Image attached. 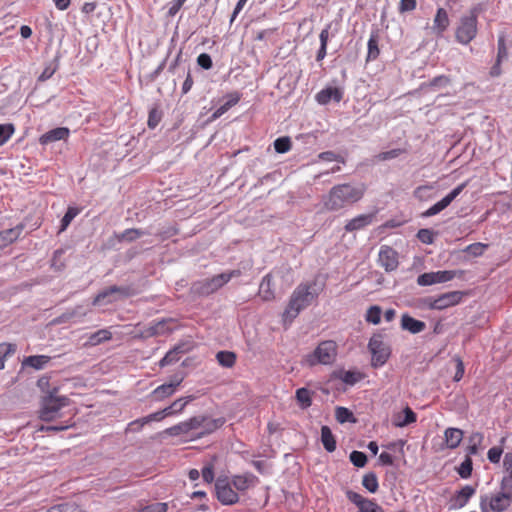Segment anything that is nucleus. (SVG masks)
Masks as SVG:
<instances>
[{
    "mask_svg": "<svg viewBox=\"0 0 512 512\" xmlns=\"http://www.w3.org/2000/svg\"><path fill=\"white\" fill-rule=\"evenodd\" d=\"M67 404L68 399L66 397H54L52 395L45 397L39 411L40 419L45 422L55 420L59 415V411Z\"/></svg>",
    "mask_w": 512,
    "mask_h": 512,
    "instance_id": "obj_10",
    "label": "nucleus"
},
{
    "mask_svg": "<svg viewBox=\"0 0 512 512\" xmlns=\"http://www.w3.org/2000/svg\"><path fill=\"white\" fill-rule=\"evenodd\" d=\"M350 461L352 462V464L356 467H359V468H362L366 465L367 463V456L365 453L363 452H360V451H353L351 454H350Z\"/></svg>",
    "mask_w": 512,
    "mask_h": 512,
    "instance_id": "obj_55",
    "label": "nucleus"
},
{
    "mask_svg": "<svg viewBox=\"0 0 512 512\" xmlns=\"http://www.w3.org/2000/svg\"><path fill=\"white\" fill-rule=\"evenodd\" d=\"M456 275L457 272L453 270L427 272L418 276L417 284L419 286H430L438 283H445L454 279Z\"/></svg>",
    "mask_w": 512,
    "mask_h": 512,
    "instance_id": "obj_12",
    "label": "nucleus"
},
{
    "mask_svg": "<svg viewBox=\"0 0 512 512\" xmlns=\"http://www.w3.org/2000/svg\"><path fill=\"white\" fill-rule=\"evenodd\" d=\"M142 235H144V231L137 228H130L126 229L121 236L119 237L120 240L132 242L136 239L140 238Z\"/></svg>",
    "mask_w": 512,
    "mask_h": 512,
    "instance_id": "obj_50",
    "label": "nucleus"
},
{
    "mask_svg": "<svg viewBox=\"0 0 512 512\" xmlns=\"http://www.w3.org/2000/svg\"><path fill=\"white\" fill-rule=\"evenodd\" d=\"M185 350L182 348V345H177L173 349L169 350L165 356L160 360V367H165L172 363L177 362L180 359V354L184 353Z\"/></svg>",
    "mask_w": 512,
    "mask_h": 512,
    "instance_id": "obj_30",
    "label": "nucleus"
},
{
    "mask_svg": "<svg viewBox=\"0 0 512 512\" xmlns=\"http://www.w3.org/2000/svg\"><path fill=\"white\" fill-rule=\"evenodd\" d=\"M176 320L173 318H164L159 321L151 322L147 327L141 330L137 337L147 339L156 336L168 335L176 329Z\"/></svg>",
    "mask_w": 512,
    "mask_h": 512,
    "instance_id": "obj_9",
    "label": "nucleus"
},
{
    "mask_svg": "<svg viewBox=\"0 0 512 512\" xmlns=\"http://www.w3.org/2000/svg\"><path fill=\"white\" fill-rule=\"evenodd\" d=\"M381 314L382 309L380 306L373 305L369 307V309L366 312L365 320L369 323H372L374 325H377L381 321Z\"/></svg>",
    "mask_w": 512,
    "mask_h": 512,
    "instance_id": "obj_40",
    "label": "nucleus"
},
{
    "mask_svg": "<svg viewBox=\"0 0 512 512\" xmlns=\"http://www.w3.org/2000/svg\"><path fill=\"white\" fill-rule=\"evenodd\" d=\"M358 512H384V510L373 500H367L359 508Z\"/></svg>",
    "mask_w": 512,
    "mask_h": 512,
    "instance_id": "obj_59",
    "label": "nucleus"
},
{
    "mask_svg": "<svg viewBox=\"0 0 512 512\" xmlns=\"http://www.w3.org/2000/svg\"><path fill=\"white\" fill-rule=\"evenodd\" d=\"M416 0H400L398 10L400 13H406L415 10Z\"/></svg>",
    "mask_w": 512,
    "mask_h": 512,
    "instance_id": "obj_62",
    "label": "nucleus"
},
{
    "mask_svg": "<svg viewBox=\"0 0 512 512\" xmlns=\"http://www.w3.org/2000/svg\"><path fill=\"white\" fill-rule=\"evenodd\" d=\"M197 64L202 67L203 69L205 70H209L212 68L213 66V62H212V59L210 57L209 54L207 53H201L198 57H197Z\"/></svg>",
    "mask_w": 512,
    "mask_h": 512,
    "instance_id": "obj_61",
    "label": "nucleus"
},
{
    "mask_svg": "<svg viewBox=\"0 0 512 512\" xmlns=\"http://www.w3.org/2000/svg\"><path fill=\"white\" fill-rule=\"evenodd\" d=\"M24 226L22 224L16 227L0 231V249H3L15 242L21 235Z\"/></svg>",
    "mask_w": 512,
    "mask_h": 512,
    "instance_id": "obj_23",
    "label": "nucleus"
},
{
    "mask_svg": "<svg viewBox=\"0 0 512 512\" xmlns=\"http://www.w3.org/2000/svg\"><path fill=\"white\" fill-rule=\"evenodd\" d=\"M347 498L352 502L354 503L355 505H357L358 508H360L364 502H366L368 499L367 498H364L362 495H360L359 493H356V492H353V491H348L347 492Z\"/></svg>",
    "mask_w": 512,
    "mask_h": 512,
    "instance_id": "obj_63",
    "label": "nucleus"
},
{
    "mask_svg": "<svg viewBox=\"0 0 512 512\" xmlns=\"http://www.w3.org/2000/svg\"><path fill=\"white\" fill-rule=\"evenodd\" d=\"M70 135V130L66 127L54 128L40 136L39 142L41 145H47L49 143L66 140Z\"/></svg>",
    "mask_w": 512,
    "mask_h": 512,
    "instance_id": "obj_19",
    "label": "nucleus"
},
{
    "mask_svg": "<svg viewBox=\"0 0 512 512\" xmlns=\"http://www.w3.org/2000/svg\"><path fill=\"white\" fill-rule=\"evenodd\" d=\"M488 248L487 244L484 243H473L466 247L465 251L474 257L483 255L485 250Z\"/></svg>",
    "mask_w": 512,
    "mask_h": 512,
    "instance_id": "obj_54",
    "label": "nucleus"
},
{
    "mask_svg": "<svg viewBox=\"0 0 512 512\" xmlns=\"http://www.w3.org/2000/svg\"><path fill=\"white\" fill-rule=\"evenodd\" d=\"M194 399L193 396H188L186 398H179L175 400L169 407L166 409H169V411H172V414L180 413L183 411L185 406Z\"/></svg>",
    "mask_w": 512,
    "mask_h": 512,
    "instance_id": "obj_49",
    "label": "nucleus"
},
{
    "mask_svg": "<svg viewBox=\"0 0 512 512\" xmlns=\"http://www.w3.org/2000/svg\"><path fill=\"white\" fill-rule=\"evenodd\" d=\"M416 420H417L416 413L410 407L407 406L403 410V418L401 417V415H397L395 417L394 425L397 427H404V426H407L409 424L416 422Z\"/></svg>",
    "mask_w": 512,
    "mask_h": 512,
    "instance_id": "obj_29",
    "label": "nucleus"
},
{
    "mask_svg": "<svg viewBox=\"0 0 512 512\" xmlns=\"http://www.w3.org/2000/svg\"><path fill=\"white\" fill-rule=\"evenodd\" d=\"M216 497L223 505H233L239 501V494L232 488L228 477H219L215 482Z\"/></svg>",
    "mask_w": 512,
    "mask_h": 512,
    "instance_id": "obj_11",
    "label": "nucleus"
},
{
    "mask_svg": "<svg viewBox=\"0 0 512 512\" xmlns=\"http://www.w3.org/2000/svg\"><path fill=\"white\" fill-rule=\"evenodd\" d=\"M169 415H172V411H169V409L165 408L161 411H157L155 413H152L150 415H147V416L141 418V421L148 424L152 421H161L162 419H164L166 416H169Z\"/></svg>",
    "mask_w": 512,
    "mask_h": 512,
    "instance_id": "obj_52",
    "label": "nucleus"
},
{
    "mask_svg": "<svg viewBox=\"0 0 512 512\" xmlns=\"http://www.w3.org/2000/svg\"><path fill=\"white\" fill-rule=\"evenodd\" d=\"M239 273V271L221 273L212 278L197 281L193 284L192 289L199 295H210L228 283L233 276L239 275Z\"/></svg>",
    "mask_w": 512,
    "mask_h": 512,
    "instance_id": "obj_6",
    "label": "nucleus"
},
{
    "mask_svg": "<svg viewBox=\"0 0 512 512\" xmlns=\"http://www.w3.org/2000/svg\"><path fill=\"white\" fill-rule=\"evenodd\" d=\"M292 142L291 139L287 136L277 138L274 141V149L277 153H286L291 150Z\"/></svg>",
    "mask_w": 512,
    "mask_h": 512,
    "instance_id": "obj_45",
    "label": "nucleus"
},
{
    "mask_svg": "<svg viewBox=\"0 0 512 512\" xmlns=\"http://www.w3.org/2000/svg\"><path fill=\"white\" fill-rule=\"evenodd\" d=\"M296 400L302 409H306L312 404V392L307 388H299L296 391Z\"/></svg>",
    "mask_w": 512,
    "mask_h": 512,
    "instance_id": "obj_34",
    "label": "nucleus"
},
{
    "mask_svg": "<svg viewBox=\"0 0 512 512\" xmlns=\"http://www.w3.org/2000/svg\"><path fill=\"white\" fill-rule=\"evenodd\" d=\"M113 294H119L122 297H130L135 295L136 291L130 286L120 287L113 285L99 292L93 299V305L101 304L106 298L112 296Z\"/></svg>",
    "mask_w": 512,
    "mask_h": 512,
    "instance_id": "obj_16",
    "label": "nucleus"
},
{
    "mask_svg": "<svg viewBox=\"0 0 512 512\" xmlns=\"http://www.w3.org/2000/svg\"><path fill=\"white\" fill-rule=\"evenodd\" d=\"M335 418L339 423L356 422L353 413L345 407H337L335 410Z\"/></svg>",
    "mask_w": 512,
    "mask_h": 512,
    "instance_id": "obj_41",
    "label": "nucleus"
},
{
    "mask_svg": "<svg viewBox=\"0 0 512 512\" xmlns=\"http://www.w3.org/2000/svg\"><path fill=\"white\" fill-rule=\"evenodd\" d=\"M508 58V48L506 46V38L504 34L499 35L497 42V57L499 61H504Z\"/></svg>",
    "mask_w": 512,
    "mask_h": 512,
    "instance_id": "obj_48",
    "label": "nucleus"
},
{
    "mask_svg": "<svg viewBox=\"0 0 512 512\" xmlns=\"http://www.w3.org/2000/svg\"><path fill=\"white\" fill-rule=\"evenodd\" d=\"M464 293L461 291H450L439 295L438 297H426L421 300L423 307L431 310H444L459 304Z\"/></svg>",
    "mask_w": 512,
    "mask_h": 512,
    "instance_id": "obj_8",
    "label": "nucleus"
},
{
    "mask_svg": "<svg viewBox=\"0 0 512 512\" xmlns=\"http://www.w3.org/2000/svg\"><path fill=\"white\" fill-rule=\"evenodd\" d=\"M417 238L424 244H432L434 242V233L430 229H420Z\"/></svg>",
    "mask_w": 512,
    "mask_h": 512,
    "instance_id": "obj_58",
    "label": "nucleus"
},
{
    "mask_svg": "<svg viewBox=\"0 0 512 512\" xmlns=\"http://www.w3.org/2000/svg\"><path fill=\"white\" fill-rule=\"evenodd\" d=\"M160 121L161 113L156 108L151 109L147 121L148 127L153 129L159 124Z\"/></svg>",
    "mask_w": 512,
    "mask_h": 512,
    "instance_id": "obj_60",
    "label": "nucleus"
},
{
    "mask_svg": "<svg viewBox=\"0 0 512 512\" xmlns=\"http://www.w3.org/2000/svg\"><path fill=\"white\" fill-rule=\"evenodd\" d=\"M463 431L459 428L449 427L444 431V440L446 447L449 449L457 448L462 439H463Z\"/></svg>",
    "mask_w": 512,
    "mask_h": 512,
    "instance_id": "obj_25",
    "label": "nucleus"
},
{
    "mask_svg": "<svg viewBox=\"0 0 512 512\" xmlns=\"http://www.w3.org/2000/svg\"><path fill=\"white\" fill-rule=\"evenodd\" d=\"M182 381L183 377H174L170 383L162 384L155 388L151 393V397L155 401H163L176 392L177 387L182 383Z\"/></svg>",
    "mask_w": 512,
    "mask_h": 512,
    "instance_id": "obj_17",
    "label": "nucleus"
},
{
    "mask_svg": "<svg viewBox=\"0 0 512 512\" xmlns=\"http://www.w3.org/2000/svg\"><path fill=\"white\" fill-rule=\"evenodd\" d=\"M225 423L224 418H217V419H210L206 417V421L203 423L202 427L203 432L202 433H212L223 426Z\"/></svg>",
    "mask_w": 512,
    "mask_h": 512,
    "instance_id": "obj_39",
    "label": "nucleus"
},
{
    "mask_svg": "<svg viewBox=\"0 0 512 512\" xmlns=\"http://www.w3.org/2000/svg\"><path fill=\"white\" fill-rule=\"evenodd\" d=\"M48 512H85V511L76 503H63V504L52 506L48 510Z\"/></svg>",
    "mask_w": 512,
    "mask_h": 512,
    "instance_id": "obj_44",
    "label": "nucleus"
},
{
    "mask_svg": "<svg viewBox=\"0 0 512 512\" xmlns=\"http://www.w3.org/2000/svg\"><path fill=\"white\" fill-rule=\"evenodd\" d=\"M405 153H406L405 149L395 148V149H392V150H389V151H385V152L379 153L376 156V158L379 161H387V160H391V159L397 158L400 155L405 154Z\"/></svg>",
    "mask_w": 512,
    "mask_h": 512,
    "instance_id": "obj_51",
    "label": "nucleus"
},
{
    "mask_svg": "<svg viewBox=\"0 0 512 512\" xmlns=\"http://www.w3.org/2000/svg\"><path fill=\"white\" fill-rule=\"evenodd\" d=\"M368 46V52H367V61H372L378 58L380 54V49L378 46V34L377 32H373L370 35V38L367 43Z\"/></svg>",
    "mask_w": 512,
    "mask_h": 512,
    "instance_id": "obj_31",
    "label": "nucleus"
},
{
    "mask_svg": "<svg viewBox=\"0 0 512 512\" xmlns=\"http://www.w3.org/2000/svg\"><path fill=\"white\" fill-rule=\"evenodd\" d=\"M453 360L456 363V372L453 377V380L455 382H459L463 378L465 373L464 363L460 356H454Z\"/></svg>",
    "mask_w": 512,
    "mask_h": 512,
    "instance_id": "obj_57",
    "label": "nucleus"
},
{
    "mask_svg": "<svg viewBox=\"0 0 512 512\" xmlns=\"http://www.w3.org/2000/svg\"><path fill=\"white\" fill-rule=\"evenodd\" d=\"M374 218V213L358 215L346 223L345 230L347 232L360 230L370 225L373 222Z\"/></svg>",
    "mask_w": 512,
    "mask_h": 512,
    "instance_id": "obj_22",
    "label": "nucleus"
},
{
    "mask_svg": "<svg viewBox=\"0 0 512 512\" xmlns=\"http://www.w3.org/2000/svg\"><path fill=\"white\" fill-rule=\"evenodd\" d=\"M364 375L360 372L355 371H341L339 378L348 385H354L361 379H363Z\"/></svg>",
    "mask_w": 512,
    "mask_h": 512,
    "instance_id": "obj_38",
    "label": "nucleus"
},
{
    "mask_svg": "<svg viewBox=\"0 0 512 512\" xmlns=\"http://www.w3.org/2000/svg\"><path fill=\"white\" fill-rule=\"evenodd\" d=\"M366 191L364 184L351 185L343 183L333 186L323 198V206L327 211H338L360 201Z\"/></svg>",
    "mask_w": 512,
    "mask_h": 512,
    "instance_id": "obj_2",
    "label": "nucleus"
},
{
    "mask_svg": "<svg viewBox=\"0 0 512 512\" xmlns=\"http://www.w3.org/2000/svg\"><path fill=\"white\" fill-rule=\"evenodd\" d=\"M472 466H473L472 459L469 456H466L464 461L461 463V465L457 469V472L460 475V477L463 479L469 478L472 474V469H473Z\"/></svg>",
    "mask_w": 512,
    "mask_h": 512,
    "instance_id": "obj_46",
    "label": "nucleus"
},
{
    "mask_svg": "<svg viewBox=\"0 0 512 512\" xmlns=\"http://www.w3.org/2000/svg\"><path fill=\"white\" fill-rule=\"evenodd\" d=\"M205 421H206V417H201V416L192 417L186 421L181 422L180 428H182V431L188 433L191 430L201 428Z\"/></svg>",
    "mask_w": 512,
    "mask_h": 512,
    "instance_id": "obj_36",
    "label": "nucleus"
},
{
    "mask_svg": "<svg viewBox=\"0 0 512 512\" xmlns=\"http://www.w3.org/2000/svg\"><path fill=\"white\" fill-rule=\"evenodd\" d=\"M259 296L264 301H273L276 297L275 289L272 282V274H267L262 278L259 286Z\"/></svg>",
    "mask_w": 512,
    "mask_h": 512,
    "instance_id": "obj_24",
    "label": "nucleus"
},
{
    "mask_svg": "<svg viewBox=\"0 0 512 512\" xmlns=\"http://www.w3.org/2000/svg\"><path fill=\"white\" fill-rule=\"evenodd\" d=\"M503 469L509 476V482L512 480V451L504 455Z\"/></svg>",
    "mask_w": 512,
    "mask_h": 512,
    "instance_id": "obj_64",
    "label": "nucleus"
},
{
    "mask_svg": "<svg viewBox=\"0 0 512 512\" xmlns=\"http://www.w3.org/2000/svg\"><path fill=\"white\" fill-rule=\"evenodd\" d=\"M342 97L343 93L337 87H327L316 94L317 102L322 105L328 104L332 99L336 102H340Z\"/></svg>",
    "mask_w": 512,
    "mask_h": 512,
    "instance_id": "obj_21",
    "label": "nucleus"
},
{
    "mask_svg": "<svg viewBox=\"0 0 512 512\" xmlns=\"http://www.w3.org/2000/svg\"><path fill=\"white\" fill-rule=\"evenodd\" d=\"M379 263L387 272L396 270L399 265L397 251L387 245L381 246L379 251Z\"/></svg>",
    "mask_w": 512,
    "mask_h": 512,
    "instance_id": "obj_14",
    "label": "nucleus"
},
{
    "mask_svg": "<svg viewBox=\"0 0 512 512\" xmlns=\"http://www.w3.org/2000/svg\"><path fill=\"white\" fill-rule=\"evenodd\" d=\"M450 19L448 12L444 8H438L436 15L433 19L432 29L437 36H442L443 33L448 29Z\"/></svg>",
    "mask_w": 512,
    "mask_h": 512,
    "instance_id": "obj_20",
    "label": "nucleus"
},
{
    "mask_svg": "<svg viewBox=\"0 0 512 512\" xmlns=\"http://www.w3.org/2000/svg\"><path fill=\"white\" fill-rule=\"evenodd\" d=\"M337 348L335 341H322L312 353L304 357V363L310 367L318 364L330 365L336 360Z\"/></svg>",
    "mask_w": 512,
    "mask_h": 512,
    "instance_id": "obj_5",
    "label": "nucleus"
},
{
    "mask_svg": "<svg viewBox=\"0 0 512 512\" xmlns=\"http://www.w3.org/2000/svg\"><path fill=\"white\" fill-rule=\"evenodd\" d=\"M15 128L13 124H0V146L4 145L14 134Z\"/></svg>",
    "mask_w": 512,
    "mask_h": 512,
    "instance_id": "obj_47",
    "label": "nucleus"
},
{
    "mask_svg": "<svg viewBox=\"0 0 512 512\" xmlns=\"http://www.w3.org/2000/svg\"><path fill=\"white\" fill-rule=\"evenodd\" d=\"M476 493V488L470 485H465L451 499V508H463Z\"/></svg>",
    "mask_w": 512,
    "mask_h": 512,
    "instance_id": "obj_18",
    "label": "nucleus"
},
{
    "mask_svg": "<svg viewBox=\"0 0 512 512\" xmlns=\"http://www.w3.org/2000/svg\"><path fill=\"white\" fill-rule=\"evenodd\" d=\"M478 33V12L476 9L469 11L467 15L460 17L459 22L455 28V40L462 44L468 45L471 43Z\"/></svg>",
    "mask_w": 512,
    "mask_h": 512,
    "instance_id": "obj_4",
    "label": "nucleus"
},
{
    "mask_svg": "<svg viewBox=\"0 0 512 512\" xmlns=\"http://www.w3.org/2000/svg\"><path fill=\"white\" fill-rule=\"evenodd\" d=\"M168 504L164 502H156L145 505L140 508L139 512H167Z\"/></svg>",
    "mask_w": 512,
    "mask_h": 512,
    "instance_id": "obj_53",
    "label": "nucleus"
},
{
    "mask_svg": "<svg viewBox=\"0 0 512 512\" xmlns=\"http://www.w3.org/2000/svg\"><path fill=\"white\" fill-rule=\"evenodd\" d=\"M321 442L326 451L334 452L336 450V440L328 426L321 428Z\"/></svg>",
    "mask_w": 512,
    "mask_h": 512,
    "instance_id": "obj_27",
    "label": "nucleus"
},
{
    "mask_svg": "<svg viewBox=\"0 0 512 512\" xmlns=\"http://www.w3.org/2000/svg\"><path fill=\"white\" fill-rule=\"evenodd\" d=\"M368 349L371 353V366L373 368L382 367L390 358L391 349L383 340L381 334H374L368 343Z\"/></svg>",
    "mask_w": 512,
    "mask_h": 512,
    "instance_id": "obj_7",
    "label": "nucleus"
},
{
    "mask_svg": "<svg viewBox=\"0 0 512 512\" xmlns=\"http://www.w3.org/2000/svg\"><path fill=\"white\" fill-rule=\"evenodd\" d=\"M323 291V285L316 281L300 283L292 292L288 304L283 312V321L291 323L302 310L309 307Z\"/></svg>",
    "mask_w": 512,
    "mask_h": 512,
    "instance_id": "obj_1",
    "label": "nucleus"
},
{
    "mask_svg": "<svg viewBox=\"0 0 512 512\" xmlns=\"http://www.w3.org/2000/svg\"><path fill=\"white\" fill-rule=\"evenodd\" d=\"M216 359L221 366L231 368L236 363V354L231 351H219Z\"/></svg>",
    "mask_w": 512,
    "mask_h": 512,
    "instance_id": "obj_33",
    "label": "nucleus"
},
{
    "mask_svg": "<svg viewBox=\"0 0 512 512\" xmlns=\"http://www.w3.org/2000/svg\"><path fill=\"white\" fill-rule=\"evenodd\" d=\"M258 482V477L252 473L233 475L231 478V483L237 493H245L250 488L255 487Z\"/></svg>",
    "mask_w": 512,
    "mask_h": 512,
    "instance_id": "obj_15",
    "label": "nucleus"
},
{
    "mask_svg": "<svg viewBox=\"0 0 512 512\" xmlns=\"http://www.w3.org/2000/svg\"><path fill=\"white\" fill-rule=\"evenodd\" d=\"M468 185V181H465L455 187L449 194H447L440 201L431 206L428 210L423 213V216L430 217L440 213L446 207H448L451 202L464 190V188Z\"/></svg>",
    "mask_w": 512,
    "mask_h": 512,
    "instance_id": "obj_13",
    "label": "nucleus"
},
{
    "mask_svg": "<svg viewBox=\"0 0 512 512\" xmlns=\"http://www.w3.org/2000/svg\"><path fill=\"white\" fill-rule=\"evenodd\" d=\"M362 485L371 493H375L378 490V478L375 473H367L363 476Z\"/></svg>",
    "mask_w": 512,
    "mask_h": 512,
    "instance_id": "obj_37",
    "label": "nucleus"
},
{
    "mask_svg": "<svg viewBox=\"0 0 512 512\" xmlns=\"http://www.w3.org/2000/svg\"><path fill=\"white\" fill-rule=\"evenodd\" d=\"M16 351V345L11 343H0V370L5 367L6 357L14 354Z\"/></svg>",
    "mask_w": 512,
    "mask_h": 512,
    "instance_id": "obj_42",
    "label": "nucleus"
},
{
    "mask_svg": "<svg viewBox=\"0 0 512 512\" xmlns=\"http://www.w3.org/2000/svg\"><path fill=\"white\" fill-rule=\"evenodd\" d=\"M502 454L503 449L501 447L493 446L488 450L487 457L491 463L497 464L500 462Z\"/></svg>",
    "mask_w": 512,
    "mask_h": 512,
    "instance_id": "obj_56",
    "label": "nucleus"
},
{
    "mask_svg": "<svg viewBox=\"0 0 512 512\" xmlns=\"http://www.w3.org/2000/svg\"><path fill=\"white\" fill-rule=\"evenodd\" d=\"M217 460V456H213L211 461L207 462L204 467L202 468L201 475L203 480L207 484L213 483L215 479L214 474V468H215V461Z\"/></svg>",
    "mask_w": 512,
    "mask_h": 512,
    "instance_id": "obj_35",
    "label": "nucleus"
},
{
    "mask_svg": "<svg viewBox=\"0 0 512 512\" xmlns=\"http://www.w3.org/2000/svg\"><path fill=\"white\" fill-rule=\"evenodd\" d=\"M401 327L412 334H417L425 330L426 324L408 314H404L401 317Z\"/></svg>",
    "mask_w": 512,
    "mask_h": 512,
    "instance_id": "obj_26",
    "label": "nucleus"
},
{
    "mask_svg": "<svg viewBox=\"0 0 512 512\" xmlns=\"http://www.w3.org/2000/svg\"><path fill=\"white\" fill-rule=\"evenodd\" d=\"M80 213V209L77 207H68L65 215L61 220V227L59 232H63L70 225L72 220Z\"/></svg>",
    "mask_w": 512,
    "mask_h": 512,
    "instance_id": "obj_43",
    "label": "nucleus"
},
{
    "mask_svg": "<svg viewBox=\"0 0 512 512\" xmlns=\"http://www.w3.org/2000/svg\"><path fill=\"white\" fill-rule=\"evenodd\" d=\"M112 338V333L107 329H100L97 332L91 334L88 338V344L96 346L102 342L109 341Z\"/></svg>",
    "mask_w": 512,
    "mask_h": 512,
    "instance_id": "obj_32",
    "label": "nucleus"
},
{
    "mask_svg": "<svg viewBox=\"0 0 512 512\" xmlns=\"http://www.w3.org/2000/svg\"><path fill=\"white\" fill-rule=\"evenodd\" d=\"M50 356L47 355H33L24 359L23 365L32 367L36 370L43 369L44 366L50 361Z\"/></svg>",
    "mask_w": 512,
    "mask_h": 512,
    "instance_id": "obj_28",
    "label": "nucleus"
},
{
    "mask_svg": "<svg viewBox=\"0 0 512 512\" xmlns=\"http://www.w3.org/2000/svg\"><path fill=\"white\" fill-rule=\"evenodd\" d=\"M509 481L503 478L500 487L501 491L493 495L480 496L481 512H504L512 505V486L508 485Z\"/></svg>",
    "mask_w": 512,
    "mask_h": 512,
    "instance_id": "obj_3",
    "label": "nucleus"
}]
</instances>
